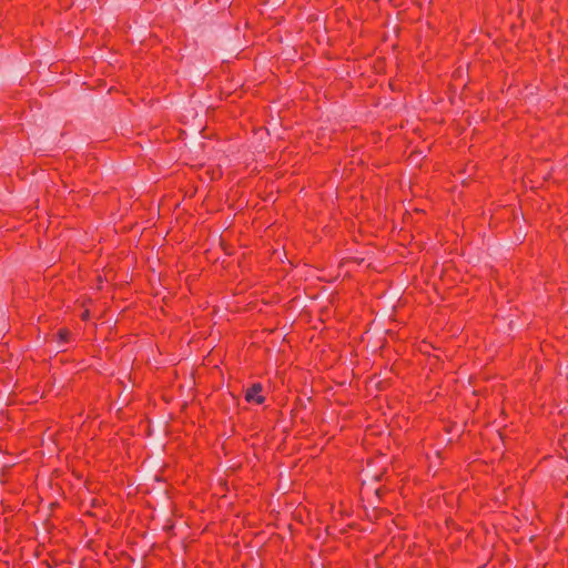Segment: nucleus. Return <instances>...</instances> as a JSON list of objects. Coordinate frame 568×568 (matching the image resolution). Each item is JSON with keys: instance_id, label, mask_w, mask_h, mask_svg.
<instances>
[{"instance_id": "nucleus-1", "label": "nucleus", "mask_w": 568, "mask_h": 568, "mask_svg": "<svg viewBox=\"0 0 568 568\" xmlns=\"http://www.w3.org/2000/svg\"><path fill=\"white\" fill-rule=\"evenodd\" d=\"M263 385L261 383L252 384L245 392V400L247 403H255L262 405L265 402V396L262 395Z\"/></svg>"}, {"instance_id": "nucleus-2", "label": "nucleus", "mask_w": 568, "mask_h": 568, "mask_svg": "<svg viewBox=\"0 0 568 568\" xmlns=\"http://www.w3.org/2000/svg\"><path fill=\"white\" fill-rule=\"evenodd\" d=\"M72 333L67 327H61L55 333L54 337L59 344H68L71 341Z\"/></svg>"}, {"instance_id": "nucleus-3", "label": "nucleus", "mask_w": 568, "mask_h": 568, "mask_svg": "<svg viewBox=\"0 0 568 568\" xmlns=\"http://www.w3.org/2000/svg\"><path fill=\"white\" fill-rule=\"evenodd\" d=\"M386 493V489L383 488V487H378L377 489H375V495L378 497V498H382V496Z\"/></svg>"}, {"instance_id": "nucleus-4", "label": "nucleus", "mask_w": 568, "mask_h": 568, "mask_svg": "<svg viewBox=\"0 0 568 568\" xmlns=\"http://www.w3.org/2000/svg\"><path fill=\"white\" fill-rule=\"evenodd\" d=\"M80 317H81L82 321H88L90 318V311L89 310H84Z\"/></svg>"}]
</instances>
